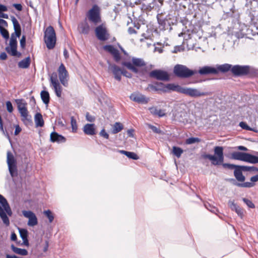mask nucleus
Returning a JSON list of instances; mask_svg holds the SVG:
<instances>
[{
    "label": "nucleus",
    "mask_w": 258,
    "mask_h": 258,
    "mask_svg": "<svg viewBox=\"0 0 258 258\" xmlns=\"http://www.w3.org/2000/svg\"><path fill=\"white\" fill-rule=\"evenodd\" d=\"M149 127L155 133L158 134H162L163 133V132L160 128H157L156 126L153 125L149 124Z\"/></svg>",
    "instance_id": "obj_49"
},
{
    "label": "nucleus",
    "mask_w": 258,
    "mask_h": 258,
    "mask_svg": "<svg viewBox=\"0 0 258 258\" xmlns=\"http://www.w3.org/2000/svg\"><path fill=\"white\" fill-rule=\"evenodd\" d=\"M231 158L251 164L258 163V156L246 152H234L231 154Z\"/></svg>",
    "instance_id": "obj_6"
},
{
    "label": "nucleus",
    "mask_w": 258,
    "mask_h": 258,
    "mask_svg": "<svg viewBox=\"0 0 258 258\" xmlns=\"http://www.w3.org/2000/svg\"><path fill=\"white\" fill-rule=\"evenodd\" d=\"M17 45L10 44L6 47V50L8 54L13 56L20 57L21 53L17 51Z\"/></svg>",
    "instance_id": "obj_23"
},
{
    "label": "nucleus",
    "mask_w": 258,
    "mask_h": 258,
    "mask_svg": "<svg viewBox=\"0 0 258 258\" xmlns=\"http://www.w3.org/2000/svg\"><path fill=\"white\" fill-rule=\"evenodd\" d=\"M18 230L22 239L28 237V231L26 229L19 228Z\"/></svg>",
    "instance_id": "obj_43"
},
{
    "label": "nucleus",
    "mask_w": 258,
    "mask_h": 258,
    "mask_svg": "<svg viewBox=\"0 0 258 258\" xmlns=\"http://www.w3.org/2000/svg\"><path fill=\"white\" fill-rule=\"evenodd\" d=\"M0 33L2 37L6 40H8L10 38L9 31L5 28H0Z\"/></svg>",
    "instance_id": "obj_44"
},
{
    "label": "nucleus",
    "mask_w": 258,
    "mask_h": 258,
    "mask_svg": "<svg viewBox=\"0 0 258 258\" xmlns=\"http://www.w3.org/2000/svg\"><path fill=\"white\" fill-rule=\"evenodd\" d=\"M8 203L6 199L2 195L0 194V204L3 207Z\"/></svg>",
    "instance_id": "obj_61"
},
{
    "label": "nucleus",
    "mask_w": 258,
    "mask_h": 258,
    "mask_svg": "<svg viewBox=\"0 0 258 258\" xmlns=\"http://www.w3.org/2000/svg\"><path fill=\"white\" fill-rule=\"evenodd\" d=\"M11 249L15 253L20 254L22 256L27 255L28 254V251L26 249H23L16 247L14 244L11 245Z\"/></svg>",
    "instance_id": "obj_29"
},
{
    "label": "nucleus",
    "mask_w": 258,
    "mask_h": 258,
    "mask_svg": "<svg viewBox=\"0 0 258 258\" xmlns=\"http://www.w3.org/2000/svg\"><path fill=\"white\" fill-rule=\"evenodd\" d=\"M51 83L52 84L55 95L58 97H60L61 95V87L58 82V81L52 77L50 78Z\"/></svg>",
    "instance_id": "obj_22"
},
{
    "label": "nucleus",
    "mask_w": 258,
    "mask_h": 258,
    "mask_svg": "<svg viewBox=\"0 0 258 258\" xmlns=\"http://www.w3.org/2000/svg\"><path fill=\"white\" fill-rule=\"evenodd\" d=\"M97 38L101 41H106L109 38V34L107 33L105 27L102 25L97 26L95 30Z\"/></svg>",
    "instance_id": "obj_15"
},
{
    "label": "nucleus",
    "mask_w": 258,
    "mask_h": 258,
    "mask_svg": "<svg viewBox=\"0 0 258 258\" xmlns=\"http://www.w3.org/2000/svg\"><path fill=\"white\" fill-rule=\"evenodd\" d=\"M34 121L36 127H42L44 126V122L42 114L37 112L34 116Z\"/></svg>",
    "instance_id": "obj_26"
},
{
    "label": "nucleus",
    "mask_w": 258,
    "mask_h": 258,
    "mask_svg": "<svg viewBox=\"0 0 258 258\" xmlns=\"http://www.w3.org/2000/svg\"><path fill=\"white\" fill-rule=\"evenodd\" d=\"M173 73L178 78L186 79L197 74V71L191 70L183 64H177L174 67Z\"/></svg>",
    "instance_id": "obj_4"
},
{
    "label": "nucleus",
    "mask_w": 258,
    "mask_h": 258,
    "mask_svg": "<svg viewBox=\"0 0 258 258\" xmlns=\"http://www.w3.org/2000/svg\"><path fill=\"white\" fill-rule=\"evenodd\" d=\"M227 1V0H225ZM235 0H227L229 1V8L225 9L224 10V12L226 14L227 17H230L234 18L236 19H238L239 17L238 11L235 9V6L233 5V2Z\"/></svg>",
    "instance_id": "obj_13"
},
{
    "label": "nucleus",
    "mask_w": 258,
    "mask_h": 258,
    "mask_svg": "<svg viewBox=\"0 0 258 258\" xmlns=\"http://www.w3.org/2000/svg\"><path fill=\"white\" fill-rule=\"evenodd\" d=\"M18 110L21 116L23 115H25L26 114L28 113V111L26 106H23V107L19 106Z\"/></svg>",
    "instance_id": "obj_54"
},
{
    "label": "nucleus",
    "mask_w": 258,
    "mask_h": 258,
    "mask_svg": "<svg viewBox=\"0 0 258 258\" xmlns=\"http://www.w3.org/2000/svg\"><path fill=\"white\" fill-rule=\"evenodd\" d=\"M38 224V220L35 215L32 217H30L28 222V225L29 226H34Z\"/></svg>",
    "instance_id": "obj_42"
},
{
    "label": "nucleus",
    "mask_w": 258,
    "mask_h": 258,
    "mask_svg": "<svg viewBox=\"0 0 258 258\" xmlns=\"http://www.w3.org/2000/svg\"><path fill=\"white\" fill-rule=\"evenodd\" d=\"M6 108H7V111L9 113H12L14 110V108H13V105H12V103H11V102L10 101H6Z\"/></svg>",
    "instance_id": "obj_53"
},
{
    "label": "nucleus",
    "mask_w": 258,
    "mask_h": 258,
    "mask_svg": "<svg viewBox=\"0 0 258 258\" xmlns=\"http://www.w3.org/2000/svg\"><path fill=\"white\" fill-rule=\"evenodd\" d=\"M149 110L150 111V113L153 114V115H156L158 109L156 107H151L149 108Z\"/></svg>",
    "instance_id": "obj_63"
},
{
    "label": "nucleus",
    "mask_w": 258,
    "mask_h": 258,
    "mask_svg": "<svg viewBox=\"0 0 258 258\" xmlns=\"http://www.w3.org/2000/svg\"><path fill=\"white\" fill-rule=\"evenodd\" d=\"M233 65L229 63H224L222 64H216L215 69L217 70L216 75L219 73L223 74L226 73L229 71L232 73Z\"/></svg>",
    "instance_id": "obj_18"
},
{
    "label": "nucleus",
    "mask_w": 258,
    "mask_h": 258,
    "mask_svg": "<svg viewBox=\"0 0 258 258\" xmlns=\"http://www.w3.org/2000/svg\"><path fill=\"white\" fill-rule=\"evenodd\" d=\"M84 133L87 135L93 136L96 134L95 125L94 123H87L84 126Z\"/></svg>",
    "instance_id": "obj_24"
},
{
    "label": "nucleus",
    "mask_w": 258,
    "mask_h": 258,
    "mask_svg": "<svg viewBox=\"0 0 258 258\" xmlns=\"http://www.w3.org/2000/svg\"><path fill=\"white\" fill-rule=\"evenodd\" d=\"M8 11L7 7L5 5L0 4V18L5 19H8V15L7 14H5L3 12H7Z\"/></svg>",
    "instance_id": "obj_38"
},
{
    "label": "nucleus",
    "mask_w": 258,
    "mask_h": 258,
    "mask_svg": "<svg viewBox=\"0 0 258 258\" xmlns=\"http://www.w3.org/2000/svg\"><path fill=\"white\" fill-rule=\"evenodd\" d=\"M130 98L133 101L143 104L148 103L150 100L149 97H147L145 95L139 92H134L132 93Z\"/></svg>",
    "instance_id": "obj_14"
},
{
    "label": "nucleus",
    "mask_w": 258,
    "mask_h": 258,
    "mask_svg": "<svg viewBox=\"0 0 258 258\" xmlns=\"http://www.w3.org/2000/svg\"><path fill=\"white\" fill-rule=\"evenodd\" d=\"M183 50L181 46H175L173 50L172 51V53H177Z\"/></svg>",
    "instance_id": "obj_64"
},
{
    "label": "nucleus",
    "mask_w": 258,
    "mask_h": 258,
    "mask_svg": "<svg viewBox=\"0 0 258 258\" xmlns=\"http://www.w3.org/2000/svg\"><path fill=\"white\" fill-rule=\"evenodd\" d=\"M71 126L72 130L73 133H76L77 131V125L76 120L74 119L73 117H71Z\"/></svg>",
    "instance_id": "obj_48"
},
{
    "label": "nucleus",
    "mask_w": 258,
    "mask_h": 258,
    "mask_svg": "<svg viewBox=\"0 0 258 258\" xmlns=\"http://www.w3.org/2000/svg\"><path fill=\"white\" fill-rule=\"evenodd\" d=\"M17 38V36H16L14 34L12 33L10 41V44L18 45Z\"/></svg>",
    "instance_id": "obj_55"
},
{
    "label": "nucleus",
    "mask_w": 258,
    "mask_h": 258,
    "mask_svg": "<svg viewBox=\"0 0 258 258\" xmlns=\"http://www.w3.org/2000/svg\"><path fill=\"white\" fill-rule=\"evenodd\" d=\"M228 205L232 211H235L238 216L242 218L243 216V209L235 204L234 201L229 200Z\"/></svg>",
    "instance_id": "obj_21"
},
{
    "label": "nucleus",
    "mask_w": 258,
    "mask_h": 258,
    "mask_svg": "<svg viewBox=\"0 0 258 258\" xmlns=\"http://www.w3.org/2000/svg\"><path fill=\"white\" fill-rule=\"evenodd\" d=\"M216 73L217 70L215 67L209 66L201 67L197 71V73H199L201 75H207L210 74L216 75Z\"/></svg>",
    "instance_id": "obj_17"
},
{
    "label": "nucleus",
    "mask_w": 258,
    "mask_h": 258,
    "mask_svg": "<svg viewBox=\"0 0 258 258\" xmlns=\"http://www.w3.org/2000/svg\"><path fill=\"white\" fill-rule=\"evenodd\" d=\"M117 151L122 154L125 155L129 159L135 160L139 159V157L138 156V155L134 152L119 150H117Z\"/></svg>",
    "instance_id": "obj_27"
},
{
    "label": "nucleus",
    "mask_w": 258,
    "mask_h": 258,
    "mask_svg": "<svg viewBox=\"0 0 258 258\" xmlns=\"http://www.w3.org/2000/svg\"><path fill=\"white\" fill-rule=\"evenodd\" d=\"M214 155L205 154L202 155L204 159H208L211 161L212 165L215 166L222 165L225 169H235L236 165L224 163V148L222 146H215L214 148Z\"/></svg>",
    "instance_id": "obj_2"
},
{
    "label": "nucleus",
    "mask_w": 258,
    "mask_h": 258,
    "mask_svg": "<svg viewBox=\"0 0 258 258\" xmlns=\"http://www.w3.org/2000/svg\"><path fill=\"white\" fill-rule=\"evenodd\" d=\"M15 102L17 104L18 109H19V106L23 107V106H26L27 105V103L26 102H24V100L22 99H16Z\"/></svg>",
    "instance_id": "obj_51"
},
{
    "label": "nucleus",
    "mask_w": 258,
    "mask_h": 258,
    "mask_svg": "<svg viewBox=\"0 0 258 258\" xmlns=\"http://www.w3.org/2000/svg\"><path fill=\"white\" fill-rule=\"evenodd\" d=\"M232 74L234 77H253L258 75V69L249 65H233Z\"/></svg>",
    "instance_id": "obj_3"
},
{
    "label": "nucleus",
    "mask_w": 258,
    "mask_h": 258,
    "mask_svg": "<svg viewBox=\"0 0 258 258\" xmlns=\"http://www.w3.org/2000/svg\"><path fill=\"white\" fill-rule=\"evenodd\" d=\"M154 84L157 86L158 88L164 89V90L165 91H162L164 93L168 92L169 91H172L185 94L192 98H198L207 96L209 94L208 92H201L197 88L182 87L178 84H175L174 83H169L165 85L162 82H155Z\"/></svg>",
    "instance_id": "obj_1"
},
{
    "label": "nucleus",
    "mask_w": 258,
    "mask_h": 258,
    "mask_svg": "<svg viewBox=\"0 0 258 258\" xmlns=\"http://www.w3.org/2000/svg\"><path fill=\"white\" fill-rule=\"evenodd\" d=\"M99 135L100 136L103 137L104 138L106 139H109V135L106 132L104 128H103L101 132L99 133Z\"/></svg>",
    "instance_id": "obj_59"
},
{
    "label": "nucleus",
    "mask_w": 258,
    "mask_h": 258,
    "mask_svg": "<svg viewBox=\"0 0 258 258\" xmlns=\"http://www.w3.org/2000/svg\"><path fill=\"white\" fill-rule=\"evenodd\" d=\"M243 171L257 172L258 168L254 166L236 165L233 173L234 176L238 181L243 182L245 181V177L242 174Z\"/></svg>",
    "instance_id": "obj_8"
},
{
    "label": "nucleus",
    "mask_w": 258,
    "mask_h": 258,
    "mask_svg": "<svg viewBox=\"0 0 258 258\" xmlns=\"http://www.w3.org/2000/svg\"><path fill=\"white\" fill-rule=\"evenodd\" d=\"M123 126L121 123L116 122L114 123L113 125L112 132L114 134H117L120 132L123 129Z\"/></svg>",
    "instance_id": "obj_35"
},
{
    "label": "nucleus",
    "mask_w": 258,
    "mask_h": 258,
    "mask_svg": "<svg viewBox=\"0 0 258 258\" xmlns=\"http://www.w3.org/2000/svg\"><path fill=\"white\" fill-rule=\"evenodd\" d=\"M157 18L158 24L159 25V29L161 30H165L167 29L166 28V26L167 25V24L169 25V23L168 22V21L167 20H165L159 18L158 15H157Z\"/></svg>",
    "instance_id": "obj_33"
},
{
    "label": "nucleus",
    "mask_w": 258,
    "mask_h": 258,
    "mask_svg": "<svg viewBox=\"0 0 258 258\" xmlns=\"http://www.w3.org/2000/svg\"><path fill=\"white\" fill-rule=\"evenodd\" d=\"M8 26L7 22L2 19L0 18V28H4L7 27Z\"/></svg>",
    "instance_id": "obj_62"
},
{
    "label": "nucleus",
    "mask_w": 258,
    "mask_h": 258,
    "mask_svg": "<svg viewBox=\"0 0 258 258\" xmlns=\"http://www.w3.org/2000/svg\"><path fill=\"white\" fill-rule=\"evenodd\" d=\"M239 125L242 129L245 130L246 131H253L255 133H257L258 132L256 128L250 127L244 121H241L239 123Z\"/></svg>",
    "instance_id": "obj_34"
},
{
    "label": "nucleus",
    "mask_w": 258,
    "mask_h": 258,
    "mask_svg": "<svg viewBox=\"0 0 258 258\" xmlns=\"http://www.w3.org/2000/svg\"><path fill=\"white\" fill-rule=\"evenodd\" d=\"M113 55L114 60L118 62L121 59V56L119 52V51L116 49V50L112 54Z\"/></svg>",
    "instance_id": "obj_50"
},
{
    "label": "nucleus",
    "mask_w": 258,
    "mask_h": 258,
    "mask_svg": "<svg viewBox=\"0 0 258 258\" xmlns=\"http://www.w3.org/2000/svg\"><path fill=\"white\" fill-rule=\"evenodd\" d=\"M149 76L150 78L159 81H169L170 77L167 72L160 69H156L151 71Z\"/></svg>",
    "instance_id": "obj_11"
},
{
    "label": "nucleus",
    "mask_w": 258,
    "mask_h": 258,
    "mask_svg": "<svg viewBox=\"0 0 258 258\" xmlns=\"http://www.w3.org/2000/svg\"><path fill=\"white\" fill-rule=\"evenodd\" d=\"M26 38L25 35H23L20 40V47L22 49H25L26 46Z\"/></svg>",
    "instance_id": "obj_56"
},
{
    "label": "nucleus",
    "mask_w": 258,
    "mask_h": 258,
    "mask_svg": "<svg viewBox=\"0 0 258 258\" xmlns=\"http://www.w3.org/2000/svg\"><path fill=\"white\" fill-rule=\"evenodd\" d=\"M11 20L13 24L15 31L21 30V25L17 19L13 16H11Z\"/></svg>",
    "instance_id": "obj_36"
},
{
    "label": "nucleus",
    "mask_w": 258,
    "mask_h": 258,
    "mask_svg": "<svg viewBox=\"0 0 258 258\" xmlns=\"http://www.w3.org/2000/svg\"><path fill=\"white\" fill-rule=\"evenodd\" d=\"M50 141L52 143H60L66 142V139L62 135L54 131L50 134Z\"/></svg>",
    "instance_id": "obj_19"
},
{
    "label": "nucleus",
    "mask_w": 258,
    "mask_h": 258,
    "mask_svg": "<svg viewBox=\"0 0 258 258\" xmlns=\"http://www.w3.org/2000/svg\"><path fill=\"white\" fill-rule=\"evenodd\" d=\"M201 141V139L197 137H190L187 139L185 143L187 145H190L197 143H199Z\"/></svg>",
    "instance_id": "obj_40"
},
{
    "label": "nucleus",
    "mask_w": 258,
    "mask_h": 258,
    "mask_svg": "<svg viewBox=\"0 0 258 258\" xmlns=\"http://www.w3.org/2000/svg\"><path fill=\"white\" fill-rule=\"evenodd\" d=\"M243 202L247 205V206L249 208L253 209L255 208L254 204L251 201L246 199V198H243L242 199Z\"/></svg>",
    "instance_id": "obj_47"
},
{
    "label": "nucleus",
    "mask_w": 258,
    "mask_h": 258,
    "mask_svg": "<svg viewBox=\"0 0 258 258\" xmlns=\"http://www.w3.org/2000/svg\"><path fill=\"white\" fill-rule=\"evenodd\" d=\"M163 88H158L157 86L154 84V83L153 84H149L148 86V87L146 88V91H165V90H164Z\"/></svg>",
    "instance_id": "obj_41"
},
{
    "label": "nucleus",
    "mask_w": 258,
    "mask_h": 258,
    "mask_svg": "<svg viewBox=\"0 0 258 258\" xmlns=\"http://www.w3.org/2000/svg\"><path fill=\"white\" fill-rule=\"evenodd\" d=\"M23 214L24 217L28 218V219L30 217H32L34 215H35L33 212L31 211H23Z\"/></svg>",
    "instance_id": "obj_57"
},
{
    "label": "nucleus",
    "mask_w": 258,
    "mask_h": 258,
    "mask_svg": "<svg viewBox=\"0 0 258 258\" xmlns=\"http://www.w3.org/2000/svg\"><path fill=\"white\" fill-rule=\"evenodd\" d=\"M88 18L91 22L95 24L101 22L100 9L97 5H94L89 11Z\"/></svg>",
    "instance_id": "obj_12"
},
{
    "label": "nucleus",
    "mask_w": 258,
    "mask_h": 258,
    "mask_svg": "<svg viewBox=\"0 0 258 258\" xmlns=\"http://www.w3.org/2000/svg\"><path fill=\"white\" fill-rule=\"evenodd\" d=\"M205 207L212 213H215L217 211V209L215 207L211 206L208 203L205 204Z\"/></svg>",
    "instance_id": "obj_52"
},
{
    "label": "nucleus",
    "mask_w": 258,
    "mask_h": 258,
    "mask_svg": "<svg viewBox=\"0 0 258 258\" xmlns=\"http://www.w3.org/2000/svg\"><path fill=\"white\" fill-rule=\"evenodd\" d=\"M31 63V59L30 56H28L25 58L21 60L18 62V67L22 69H27L29 67Z\"/></svg>",
    "instance_id": "obj_28"
},
{
    "label": "nucleus",
    "mask_w": 258,
    "mask_h": 258,
    "mask_svg": "<svg viewBox=\"0 0 258 258\" xmlns=\"http://www.w3.org/2000/svg\"><path fill=\"white\" fill-rule=\"evenodd\" d=\"M41 98L43 102L48 105L50 101V96L48 92L46 90H42L40 93Z\"/></svg>",
    "instance_id": "obj_31"
},
{
    "label": "nucleus",
    "mask_w": 258,
    "mask_h": 258,
    "mask_svg": "<svg viewBox=\"0 0 258 258\" xmlns=\"http://www.w3.org/2000/svg\"><path fill=\"white\" fill-rule=\"evenodd\" d=\"M22 121L24 124L26 126H32L33 122L32 119V116L29 115L28 113L25 115L22 116Z\"/></svg>",
    "instance_id": "obj_32"
},
{
    "label": "nucleus",
    "mask_w": 258,
    "mask_h": 258,
    "mask_svg": "<svg viewBox=\"0 0 258 258\" xmlns=\"http://www.w3.org/2000/svg\"><path fill=\"white\" fill-rule=\"evenodd\" d=\"M109 69L111 71L114 78L116 80L120 81L121 79V69L115 64H110Z\"/></svg>",
    "instance_id": "obj_20"
},
{
    "label": "nucleus",
    "mask_w": 258,
    "mask_h": 258,
    "mask_svg": "<svg viewBox=\"0 0 258 258\" xmlns=\"http://www.w3.org/2000/svg\"><path fill=\"white\" fill-rule=\"evenodd\" d=\"M103 49L111 54H112L116 50V48L112 45H106L103 46Z\"/></svg>",
    "instance_id": "obj_45"
},
{
    "label": "nucleus",
    "mask_w": 258,
    "mask_h": 258,
    "mask_svg": "<svg viewBox=\"0 0 258 258\" xmlns=\"http://www.w3.org/2000/svg\"><path fill=\"white\" fill-rule=\"evenodd\" d=\"M173 154L177 158H179L183 152V150L180 147L173 146L172 148Z\"/></svg>",
    "instance_id": "obj_37"
},
{
    "label": "nucleus",
    "mask_w": 258,
    "mask_h": 258,
    "mask_svg": "<svg viewBox=\"0 0 258 258\" xmlns=\"http://www.w3.org/2000/svg\"><path fill=\"white\" fill-rule=\"evenodd\" d=\"M7 162L11 176L12 177L17 176L18 169L17 161L13 154L10 151H8L7 152Z\"/></svg>",
    "instance_id": "obj_10"
},
{
    "label": "nucleus",
    "mask_w": 258,
    "mask_h": 258,
    "mask_svg": "<svg viewBox=\"0 0 258 258\" xmlns=\"http://www.w3.org/2000/svg\"><path fill=\"white\" fill-rule=\"evenodd\" d=\"M122 75L127 78H131L132 77V75L124 69H121Z\"/></svg>",
    "instance_id": "obj_60"
},
{
    "label": "nucleus",
    "mask_w": 258,
    "mask_h": 258,
    "mask_svg": "<svg viewBox=\"0 0 258 258\" xmlns=\"http://www.w3.org/2000/svg\"><path fill=\"white\" fill-rule=\"evenodd\" d=\"M58 73L60 82L65 86L66 84H67V78L68 77V73L63 63H61L59 66Z\"/></svg>",
    "instance_id": "obj_16"
},
{
    "label": "nucleus",
    "mask_w": 258,
    "mask_h": 258,
    "mask_svg": "<svg viewBox=\"0 0 258 258\" xmlns=\"http://www.w3.org/2000/svg\"><path fill=\"white\" fill-rule=\"evenodd\" d=\"M44 215L48 219L49 223L52 222L54 220V215L50 210H47L44 211L43 212Z\"/></svg>",
    "instance_id": "obj_39"
},
{
    "label": "nucleus",
    "mask_w": 258,
    "mask_h": 258,
    "mask_svg": "<svg viewBox=\"0 0 258 258\" xmlns=\"http://www.w3.org/2000/svg\"><path fill=\"white\" fill-rule=\"evenodd\" d=\"M0 217L2 218L4 223L6 226H9L10 225L9 219L8 216L7 215L6 213H3L2 215H0Z\"/></svg>",
    "instance_id": "obj_46"
},
{
    "label": "nucleus",
    "mask_w": 258,
    "mask_h": 258,
    "mask_svg": "<svg viewBox=\"0 0 258 258\" xmlns=\"http://www.w3.org/2000/svg\"><path fill=\"white\" fill-rule=\"evenodd\" d=\"M44 40L48 49H53L56 44V33L53 27H47L44 31Z\"/></svg>",
    "instance_id": "obj_7"
},
{
    "label": "nucleus",
    "mask_w": 258,
    "mask_h": 258,
    "mask_svg": "<svg viewBox=\"0 0 258 258\" xmlns=\"http://www.w3.org/2000/svg\"><path fill=\"white\" fill-rule=\"evenodd\" d=\"M80 32L81 33L87 35L89 33L90 30V27L87 22L82 23L79 26Z\"/></svg>",
    "instance_id": "obj_30"
},
{
    "label": "nucleus",
    "mask_w": 258,
    "mask_h": 258,
    "mask_svg": "<svg viewBox=\"0 0 258 258\" xmlns=\"http://www.w3.org/2000/svg\"><path fill=\"white\" fill-rule=\"evenodd\" d=\"M244 7L246 9L245 13L248 17V21L252 22L258 15V0H245Z\"/></svg>",
    "instance_id": "obj_5"
},
{
    "label": "nucleus",
    "mask_w": 258,
    "mask_h": 258,
    "mask_svg": "<svg viewBox=\"0 0 258 258\" xmlns=\"http://www.w3.org/2000/svg\"><path fill=\"white\" fill-rule=\"evenodd\" d=\"M3 208L5 210V211H6V212L8 214V215L9 216H11L12 215V212L10 208L9 203L6 204L5 206H3Z\"/></svg>",
    "instance_id": "obj_58"
},
{
    "label": "nucleus",
    "mask_w": 258,
    "mask_h": 258,
    "mask_svg": "<svg viewBox=\"0 0 258 258\" xmlns=\"http://www.w3.org/2000/svg\"><path fill=\"white\" fill-rule=\"evenodd\" d=\"M227 180L231 182L234 185H235L240 187H247L250 188L253 187L254 185V183L249 182H245L243 183H240L236 181V180L234 178H229L227 179Z\"/></svg>",
    "instance_id": "obj_25"
},
{
    "label": "nucleus",
    "mask_w": 258,
    "mask_h": 258,
    "mask_svg": "<svg viewBox=\"0 0 258 258\" xmlns=\"http://www.w3.org/2000/svg\"><path fill=\"white\" fill-rule=\"evenodd\" d=\"M132 63L130 61H124L122 65L126 67L128 70L133 72L137 74L139 70L137 67H142L146 66V63L142 58L133 57L132 59Z\"/></svg>",
    "instance_id": "obj_9"
}]
</instances>
